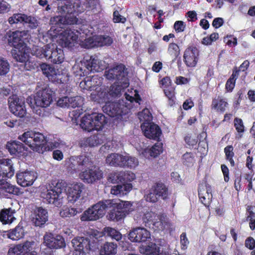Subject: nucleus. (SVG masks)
<instances>
[{
    "label": "nucleus",
    "mask_w": 255,
    "mask_h": 255,
    "mask_svg": "<svg viewBox=\"0 0 255 255\" xmlns=\"http://www.w3.org/2000/svg\"><path fill=\"white\" fill-rule=\"evenodd\" d=\"M125 99L120 100L117 102H108L103 107L104 113L111 117H115L117 119H120L124 115L127 114L132 107L131 104L133 101L138 103L137 99L127 94H125Z\"/></svg>",
    "instance_id": "obj_1"
},
{
    "label": "nucleus",
    "mask_w": 255,
    "mask_h": 255,
    "mask_svg": "<svg viewBox=\"0 0 255 255\" xmlns=\"http://www.w3.org/2000/svg\"><path fill=\"white\" fill-rule=\"evenodd\" d=\"M18 139L27 144L33 151L43 153L47 149V140L43 134L39 132L29 130L24 132Z\"/></svg>",
    "instance_id": "obj_2"
},
{
    "label": "nucleus",
    "mask_w": 255,
    "mask_h": 255,
    "mask_svg": "<svg viewBox=\"0 0 255 255\" xmlns=\"http://www.w3.org/2000/svg\"><path fill=\"white\" fill-rule=\"evenodd\" d=\"M112 202L106 200L98 202L86 210L81 216L82 221H96L105 215L106 211L110 208Z\"/></svg>",
    "instance_id": "obj_3"
},
{
    "label": "nucleus",
    "mask_w": 255,
    "mask_h": 255,
    "mask_svg": "<svg viewBox=\"0 0 255 255\" xmlns=\"http://www.w3.org/2000/svg\"><path fill=\"white\" fill-rule=\"evenodd\" d=\"M14 174V169L11 159L8 158L0 159V189L9 193H13L14 187L6 181V178H10Z\"/></svg>",
    "instance_id": "obj_4"
},
{
    "label": "nucleus",
    "mask_w": 255,
    "mask_h": 255,
    "mask_svg": "<svg viewBox=\"0 0 255 255\" xmlns=\"http://www.w3.org/2000/svg\"><path fill=\"white\" fill-rule=\"evenodd\" d=\"M65 187L64 182L58 181L53 185V187H51L46 191L42 192L41 196L49 203L59 206L62 203Z\"/></svg>",
    "instance_id": "obj_5"
},
{
    "label": "nucleus",
    "mask_w": 255,
    "mask_h": 255,
    "mask_svg": "<svg viewBox=\"0 0 255 255\" xmlns=\"http://www.w3.org/2000/svg\"><path fill=\"white\" fill-rule=\"evenodd\" d=\"M106 123L105 117L102 114L88 115L81 119L80 127L85 131L100 130Z\"/></svg>",
    "instance_id": "obj_6"
},
{
    "label": "nucleus",
    "mask_w": 255,
    "mask_h": 255,
    "mask_svg": "<svg viewBox=\"0 0 255 255\" xmlns=\"http://www.w3.org/2000/svg\"><path fill=\"white\" fill-rule=\"evenodd\" d=\"M142 220L145 223L152 224L156 230L172 229L173 224L164 215H158L152 211H148L144 214Z\"/></svg>",
    "instance_id": "obj_7"
},
{
    "label": "nucleus",
    "mask_w": 255,
    "mask_h": 255,
    "mask_svg": "<svg viewBox=\"0 0 255 255\" xmlns=\"http://www.w3.org/2000/svg\"><path fill=\"white\" fill-rule=\"evenodd\" d=\"M104 76L109 80H116V82L124 83V87H128L129 85L128 80L127 77V72L123 64L118 65L113 68L106 70Z\"/></svg>",
    "instance_id": "obj_8"
},
{
    "label": "nucleus",
    "mask_w": 255,
    "mask_h": 255,
    "mask_svg": "<svg viewBox=\"0 0 255 255\" xmlns=\"http://www.w3.org/2000/svg\"><path fill=\"white\" fill-rule=\"evenodd\" d=\"M8 104L10 111L14 115L20 118L26 115L24 100L19 98L16 95H12L8 98Z\"/></svg>",
    "instance_id": "obj_9"
},
{
    "label": "nucleus",
    "mask_w": 255,
    "mask_h": 255,
    "mask_svg": "<svg viewBox=\"0 0 255 255\" xmlns=\"http://www.w3.org/2000/svg\"><path fill=\"white\" fill-rule=\"evenodd\" d=\"M52 91L48 87H45L38 91L34 96V104L36 107L46 108L52 102Z\"/></svg>",
    "instance_id": "obj_10"
},
{
    "label": "nucleus",
    "mask_w": 255,
    "mask_h": 255,
    "mask_svg": "<svg viewBox=\"0 0 255 255\" xmlns=\"http://www.w3.org/2000/svg\"><path fill=\"white\" fill-rule=\"evenodd\" d=\"M8 21L11 25L23 22L28 24V26L31 29L36 28L39 24L38 20L35 17L21 13L13 14L8 18Z\"/></svg>",
    "instance_id": "obj_11"
},
{
    "label": "nucleus",
    "mask_w": 255,
    "mask_h": 255,
    "mask_svg": "<svg viewBox=\"0 0 255 255\" xmlns=\"http://www.w3.org/2000/svg\"><path fill=\"white\" fill-rule=\"evenodd\" d=\"M44 245L50 249H60L65 246L64 238L60 235L46 232L43 236Z\"/></svg>",
    "instance_id": "obj_12"
},
{
    "label": "nucleus",
    "mask_w": 255,
    "mask_h": 255,
    "mask_svg": "<svg viewBox=\"0 0 255 255\" xmlns=\"http://www.w3.org/2000/svg\"><path fill=\"white\" fill-rule=\"evenodd\" d=\"M103 177V172L99 168L92 166L85 169L80 174V178L85 182L92 183L101 179Z\"/></svg>",
    "instance_id": "obj_13"
},
{
    "label": "nucleus",
    "mask_w": 255,
    "mask_h": 255,
    "mask_svg": "<svg viewBox=\"0 0 255 255\" xmlns=\"http://www.w3.org/2000/svg\"><path fill=\"white\" fill-rule=\"evenodd\" d=\"M84 189V185L82 183H74L69 185L66 189L68 202L73 203L77 201Z\"/></svg>",
    "instance_id": "obj_14"
},
{
    "label": "nucleus",
    "mask_w": 255,
    "mask_h": 255,
    "mask_svg": "<svg viewBox=\"0 0 255 255\" xmlns=\"http://www.w3.org/2000/svg\"><path fill=\"white\" fill-rule=\"evenodd\" d=\"M141 128L144 135L148 138L157 140L161 134V130L156 124L153 123H142Z\"/></svg>",
    "instance_id": "obj_15"
},
{
    "label": "nucleus",
    "mask_w": 255,
    "mask_h": 255,
    "mask_svg": "<svg viewBox=\"0 0 255 255\" xmlns=\"http://www.w3.org/2000/svg\"><path fill=\"white\" fill-rule=\"evenodd\" d=\"M37 173L34 171H25L16 174L17 183L23 187L31 185L37 178Z\"/></svg>",
    "instance_id": "obj_16"
},
{
    "label": "nucleus",
    "mask_w": 255,
    "mask_h": 255,
    "mask_svg": "<svg viewBox=\"0 0 255 255\" xmlns=\"http://www.w3.org/2000/svg\"><path fill=\"white\" fill-rule=\"evenodd\" d=\"M35 245L34 241H27L23 244H20L10 248L7 255H25L33 249Z\"/></svg>",
    "instance_id": "obj_17"
},
{
    "label": "nucleus",
    "mask_w": 255,
    "mask_h": 255,
    "mask_svg": "<svg viewBox=\"0 0 255 255\" xmlns=\"http://www.w3.org/2000/svg\"><path fill=\"white\" fill-rule=\"evenodd\" d=\"M108 63L100 59L97 56H92L89 60L86 61V65L89 72H99L107 68Z\"/></svg>",
    "instance_id": "obj_18"
},
{
    "label": "nucleus",
    "mask_w": 255,
    "mask_h": 255,
    "mask_svg": "<svg viewBox=\"0 0 255 255\" xmlns=\"http://www.w3.org/2000/svg\"><path fill=\"white\" fill-rule=\"evenodd\" d=\"M199 50L195 47H188L184 51L183 60L187 66H196L199 58Z\"/></svg>",
    "instance_id": "obj_19"
},
{
    "label": "nucleus",
    "mask_w": 255,
    "mask_h": 255,
    "mask_svg": "<svg viewBox=\"0 0 255 255\" xmlns=\"http://www.w3.org/2000/svg\"><path fill=\"white\" fill-rule=\"evenodd\" d=\"M47 210L42 207L36 208L32 215V222L37 227H42L48 221Z\"/></svg>",
    "instance_id": "obj_20"
},
{
    "label": "nucleus",
    "mask_w": 255,
    "mask_h": 255,
    "mask_svg": "<svg viewBox=\"0 0 255 255\" xmlns=\"http://www.w3.org/2000/svg\"><path fill=\"white\" fill-rule=\"evenodd\" d=\"M150 237V233L143 228H135L128 234V239L133 242H144Z\"/></svg>",
    "instance_id": "obj_21"
},
{
    "label": "nucleus",
    "mask_w": 255,
    "mask_h": 255,
    "mask_svg": "<svg viewBox=\"0 0 255 255\" xmlns=\"http://www.w3.org/2000/svg\"><path fill=\"white\" fill-rule=\"evenodd\" d=\"M74 251L88 253L91 249L92 244L89 238L84 237H76L71 242Z\"/></svg>",
    "instance_id": "obj_22"
},
{
    "label": "nucleus",
    "mask_w": 255,
    "mask_h": 255,
    "mask_svg": "<svg viewBox=\"0 0 255 255\" xmlns=\"http://www.w3.org/2000/svg\"><path fill=\"white\" fill-rule=\"evenodd\" d=\"M91 99L98 103H105L106 104L112 101L108 88L105 86H102L99 88L97 92H93L91 94Z\"/></svg>",
    "instance_id": "obj_23"
},
{
    "label": "nucleus",
    "mask_w": 255,
    "mask_h": 255,
    "mask_svg": "<svg viewBox=\"0 0 255 255\" xmlns=\"http://www.w3.org/2000/svg\"><path fill=\"white\" fill-rule=\"evenodd\" d=\"M29 49L26 45L13 47L11 50L12 57L17 62H26L29 57Z\"/></svg>",
    "instance_id": "obj_24"
},
{
    "label": "nucleus",
    "mask_w": 255,
    "mask_h": 255,
    "mask_svg": "<svg viewBox=\"0 0 255 255\" xmlns=\"http://www.w3.org/2000/svg\"><path fill=\"white\" fill-rule=\"evenodd\" d=\"M28 35V31L16 30L13 32L8 39V43L13 47L21 46L23 45H26L23 41L24 39L27 37Z\"/></svg>",
    "instance_id": "obj_25"
},
{
    "label": "nucleus",
    "mask_w": 255,
    "mask_h": 255,
    "mask_svg": "<svg viewBox=\"0 0 255 255\" xmlns=\"http://www.w3.org/2000/svg\"><path fill=\"white\" fill-rule=\"evenodd\" d=\"M64 58L63 50L58 48L53 44H50L47 60L54 64H59L63 61Z\"/></svg>",
    "instance_id": "obj_26"
},
{
    "label": "nucleus",
    "mask_w": 255,
    "mask_h": 255,
    "mask_svg": "<svg viewBox=\"0 0 255 255\" xmlns=\"http://www.w3.org/2000/svg\"><path fill=\"white\" fill-rule=\"evenodd\" d=\"M60 43L63 46L72 47L78 39V35L71 29H66L61 33Z\"/></svg>",
    "instance_id": "obj_27"
},
{
    "label": "nucleus",
    "mask_w": 255,
    "mask_h": 255,
    "mask_svg": "<svg viewBox=\"0 0 255 255\" xmlns=\"http://www.w3.org/2000/svg\"><path fill=\"white\" fill-rule=\"evenodd\" d=\"M108 201H111L112 203L110 206V208L116 207L117 209H120L122 213H124L125 216L134 210V207L130 202L120 200H108Z\"/></svg>",
    "instance_id": "obj_28"
},
{
    "label": "nucleus",
    "mask_w": 255,
    "mask_h": 255,
    "mask_svg": "<svg viewBox=\"0 0 255 255\" xmlns=\"http://www.w3.org/2000/svg\"><path fill=\"white\" fill-rule=\"evenodd\" d=\"M205 186L203 184L199 185L198 195L201 203L205 206H208L212 198V190L210 186Z\"/></svg>",
    "instance_id": "obj_29"
},
{
    "label": "nucleus",
    "mask_w": 255,
    "mask_h": 255,
    "mask_svg": "<svg viewBox=\"0 0 255 255\" xmlns=\"http://www.w3.org/2000/svg\"><path fill=\"white\" fill-rule=\"evenodd\" d=\"M130 175H131V178H129L128 177V175L125 171L112 173L109 175L108 181L109 182L115 183L119 182H123L133 180L135 177V175L134 174H130Z\"/></svg>",
    "instance_id": "obj_30"
},
{
    "label": "nucleus",
    "mask_w": 255,
    "mask_h": 255,
    "mask_svg": "<svg viewBox=\"0 0 255 255\" xmlns=\"http://www.w3.org/2000/svg\"><path fill=\"white\" fill-rule=\"evenodd\" d=\"M162 151L163 144L161 142H158L150 148H145L142 149L141 154L147 158L149 156L155 157L162 153Z\"/></svg>",
    "instance_id": "obj_31"
},
{
    "label": "nucleus",
    "mask_w": 255,
    "mask_h": 255,
    "mask_svg": "<svg viewBox=\"0 0 255 255\" xmlns=\"http://www.w3.org/2000/svg\"><path fill=\"white\" fill-rule=\"evenodd\" d=\"M102 134L93 135L87 138L82 139L80 141L81 147L89 146L91 147L98 146L103 142Z\"/></svg>",
    "instance_id": "obj_32"
},
{
    "label": "nucleus",
    "mask_w": 255,
    "mask_h": 255,
    "mask_svg": "<svg viewBox=\"0 0 255 255\" xmlns=\"http://www.w3.org/2000/svg\"><path fill=\"white\" fill-rule=\"evenodd\" d=\"M40 68L42 71L43 73L48 78L49 80L51 81H60V82H63L62 78L59 77L60 75H59L57 77L56 70L52 67L50 65L43 63L40 65Z\"/></svg>",
    "instance_id": "obj_33"
},
{
    "label": "nucleus",
    "mask_w": 255,
    "mask_h": 255,
    "mask_svg": "<svg viewBox=\"0 0 255 255\" xmlns=\"http://www.w3.org/2000/svg\"><path fill=\"white\" fill-rule=\"evenodd\" d=\"M124 155L118 153H111L106 158V163L113 166L124 167Z\"/></svg>",
    "instance_id": "obj_34"
},
{
    "label": "nucleus",
    "mask_w": 255,
    "mask_h": 255,
    "mask_svg": "<svg viewBox=\"0 0 255 255\" xmlns=\"http://www.w3.org/2000/svg\"><path fill=\"white\" fill-rule=\"evenodd\" d=\"M15 213V210L12 209L10 208L3 209L0 213V221L3 224H11L16 220V218L13 216Z\"/></svg>",
    "instance_id": "obj_35"
},
{
    "label": "nucleus",
    "mask_w": 255,
    "mask_h": 255,
    "mask_svg": "<svg viewBox=\"0 0 255 255\" xmlns=\"http://www.w3.org/2000/svg\"><path fill=\"white\" fill-rule=\"evenodd\" d=\"M6 147L11 154L15 156H19L24 150L23 144L19 141L8 142Z\"/></svg>",
    "instance_id": "obj_36"
},
{
    "label": "nucleus",
    "mask_w": 255,
    "mask_h": 255,
    "mask_svg": "<svg viewBox=\"0 0 255 255\" xmlns=\"http://www.w3.org/2000/svg\"><path fill=\"white\" fill-rule=\"evenodd\" d=\"M78 156L80 170L86 169L93 166V160L90 154H83Z\"/></svg>",
    "instance_id": "obj_37"
},
{
    "label": "nucleus",
    "mask_w": 255,
    "mask_h": 255,
    "mask_svg": "<svg viewBox=\"0 0 255 255\" xmlns=\"http://www.w3.org/2000/svg\"><path fill=\"white\" fill-rule=\"evenodd\" d=\"M132 185L127 183L123 185H117L113 186L111 190V194L120 196L126 195L132 189Z\"/></svg>",
    "instance_id": "obj_38"
},
{
    "label": "nucleus",
    "mask_w": 255,
    "mask_h": 255,
    "mask_svg": "<svg viewBox=\"0 0 255 255\" xmlns=\"http://www.w3.org/2000/svg\"><path fill=\"white\" fill-rule=\"evenodd\" d=\"M72 72L75 76H84L89 74L86 61L77 63L72 67Z\"/></svg>",
    "instance_id": "obj_39"
},
{
    "label": "nucleus",
    "mask_w": 255,
    "mask_h": 255,
    "mask_svg": "<svg viewBox=\"0 0 255 255\" xmlns=\"http://www.w3.org/2000/svg\"><path fill=\"white\" fill-rule=\"evenodd\" d=\"M124 83L122 82H115L114 84L108 88L109 93H110L111 99L119 97L121 96L124 89L127 87H124Z\"/></svg>",
    "instance_id": "obj_40"
},
{
    "label": "nucleus",
    "mask_w": 255,
    "mask_h": 255,
    "mask_svg": "<svg viewBox=\"0 0 255 255\" xmlns=\"http://www.w3.org/2000/svg\"><path fill=\"white\" fill-rule=\"evenodd\" d=\"M152 191L154 192L158 198L161 197L163 199H166L168 196L167 188L162 183H157L152 187Z\"/></svg>",
    "instance_id": "obj_41"
},
{
    "label": "nucleus",
    "mask_w": 255,
    "mask_h": 255,
    "mask_svg": "<svg viewBox=\"0 0 255 255\" xmlns=\"http://www.w3.org/2000/svg\"><path fill=\"white\" fill-rule=\"evenodd\" d=\"M228 105V103L225 99L218 96L213 100L212 106L213 108L217 111L223 112L225 111V108L227 107Z\"/></svg>",
    "instance_id": "obj_42"
},
{
    "label": "nucleus",
    "mask_w": 255,
    "mask_h": 255,
    "mask_svg": "<svg viewBox=\"0 0 255 255\" xmlns=\"http://www.w3.org/2000/svg\"><path fill=\"white\" fill-rule=\"evenodd\" d=\"M65 165L67 169L71 172L81 170L79 166L77 156L70 157L68 160L65 161Z\"/></svg>",
    "instance_id": "obj_43"
},
{
    "label": "nucleus",
    "mask_w": 255,
    "mask_h": 255,
    "mask_svg": "<svg viewBox=\"0 0 255 255\" xmlns=\"http://www.w3.org/2000/svg\"><path fill=\"white\" fill-rule=\"evenodd\" d=\"M117 246L113 243H107L102 247L101 255H115L117 253Z\"/></svg>",
    "instance_id": "obj_44"
},
{
    "label": "nucleus",
    "mask_w": 255,
    "mask_h": 255,
    "mask_svg": "<svg viewBox=\"0 0 255 255\" xmlns=\"http://www.w3.org/2000/svg\"><path fill=\"white\" fill-rule=\"evenodd\" d=\"M49 47L50 44L45 45L42 47L34 46L33 48L32 53L39 58H45L47 59Z\"/></svg>",
    "instance_id": "obj_45"
},
{
    "label": "nucleus",
    "mask_w": 255,
    "mask_h": 255,
    "mask_svg": "<svg viewBox=\"0 0 255 255\" xmlns=\"http://www.w3.org/2000/svg\"><path fill=\"white\" fill-rule=\"evenodd\" d=\"M109 209H110V208ZM125 217L124 213L116 207L111 208V210L107 216L108 219L113 221H119Z\"/></svg>",
    "instance_id": "obj_46"
},
{
    "label": "nucleus",
    "mask_w": 255,
    "mask_h": 255,
    "mask_svg": "<svg viewBox=\"0 0 255 255\" xmlns=\"http://www.w3.org/2000/svg\"><path fill=\"white\" fill-rule=\"evenodd\" d=\"M82 210L81 208L66 207L60 211V215L63 218L71 217L81 213Z\"/></svg>",
    "instance_id": "obj_47"
},
{
    "label": "nucleus",
    "mask_w": 255,
    "mask_h": 255,
    "mask_svg": "<svg viewBox=\"0 0 255 255\" xmlns=\"http://www.w3.org/2000/svg\"><path fill=\"white\" fill-rule=\"evenodd\" d=\"M8 238L12 240H18L24 236V230L22 227L18 226L7 234Z\"/></svg>",
    "instance_id": "obj_48"
},
{
    "label": "nucleus",
    "mask_w": 255,
    "mask_h": 255,
    "mask_svg": "<svg viewBox=\"0 0 255 255\" xmlns=\"http://www.w3.org/2000/svg\"><path fill=\"white\" fill-rule=\"evenodd\" d=\"M96 39L98 47L110 46L113 42V38L108 35H97Z\"/></svg>",
    "instance_id": "obj_49"
},
{
    "label": "nucleus",
    "mask_w": 255,
    "mask_h": 255,
    "mask_svg": "<svg viewBox=\"0 0 255 255\" xmlns=\"http://www.w3.org/2000/svg\"><path fill=\"white\" fill-rule=\"evenodd\" d=\"M138 118L142 123H150L152 120V116L147 109H144L138 114Z\"/></svg>",
    "instance_id": "obj_50"
},
{
    "label": "nucleus",
    "mask_w": 255,
    "mask_h": 255,
    "mask_svg": "<svg viewBox=\"0 0 255 255\" xmlns=\"http://www.w3.org/2000/svg\"><path fill=\"white\" fill-rule=\"evenodd\" d=\"M104 232L105 234L118 241L122 239V235L120 232L115 229L107 227L105 228Z\"/></svg>",
    "instance_id": "obj_51"
},
{
    "label": "nucleus",
    "mask_w": 255,
    "mask_h": 255,
    "mask_svg": "<svg viewBox=\"0 0 255 255\" xmlns=\"http://www.w3.org/2000/svg\"><path fill=\"white\" fill-rule=\"evenodd\" d=\"M125 159L124 160V167H127L130 168H133L136 167L138 164V161L134 157L129 155H125Z\"/></svg>",
    "instance_id": "obj_52"
},
{
    "label": "nucleus",
    "mask_w": 255,
    "mask_h": 255,
    "mask_svg": "<svg viewBox=\"0 0 255 255\" xmlns=\"http://www.w3.org/2000/svg\"><path fill=\"white\" fill-rule=\"evenodd\" d=\"M10 69V65L7 60L0 57V76H4Z\"/></svg>",
    "instance_id": "obj_53"
},
{
    "label": "nucleus",
    "mask_w": 255,
    "mask_h": 255,
    "mask_svg": "<svg viewBox=\"0 0 255 255\" xmlns=\"http://www.w3.org/2000/svg\"><path fill=\"white\" fill-rule=\"evenodd\" d=\"M103 78L99 77L97 75L91 77L92 89L94 92H97L99 90V88L101 87L102 85Z\"/></svg>",
    "instance_id": "obj_54"
},
{
    "label": "nucleus",
    "mask_w": 255,
    "mask_h": 255,
    "mask_svg": "<svg viewBox=\"0 0 255 255\" xmlns=\"http://www.w3.org/2000/svg\"><path fill=\"white\" fill-rule=\"evenodd\" d=\"M96 38L97 35L87 38L81 44L83 47L86 48H91L95 47H98L96 40Z\"/></svg>",
    "instance_id": "obj_55"
},
{
    "label": "nucleus",
    "mask_w": 255,
    "mask_h": 255,
    "mask_svg": "<svg viewBox=\"0 0 255 255\" xmlns=\"http://www.w3.org/2000/svg\"><path fill=\"white\" fill-rule=\"evenodd\" d=\"M69 107L76 108L80 107L83 104L84 99L81 96H75L73 97H69Z\"/></svg>",
    "instance_id": "obj_56"
},
{
    "label": "nucleus",
    "mask_w": 255,
    "mask_h": 255,
    "mask_svg": "<svg viewBox=\"0 0 255 255\" xmlns=\"http://www.w3.org/2000/svg\"><path fill=\"white\" fill-rule=\"evenodd\" d=\"M168 52L173 58L176 59L180 54L179 47L175 43H170L168 48Z\"/></svg>",
    "instance_id": "obj_57"
},
{
    "label": "nucleus",
    "mask_w": 255,
    "mask_h": 255,
    "mask_svg": "<svg viewBox=\"0 0 255 255\" xmlns=\"http://www.w3.org/2000/svg\"><path fill=\"white\" fill-rule=\"evenodd\" d=\"M183 163L187 166L191 165L194 161V157L192 153L186 152L182 156Z\"/></svg>",
    "instance_id": "obj_58"
},
{
    "label": "nucleus",
    "mask_w": 255,
    "mask_h": 255,
    "mask_svg": "<svg viewBox=\"0 0 255 255\" xmlns=\"http://www.w3.org/2000/svg\"><path fill=\"white\" fill-rule=\"evenodd\" d=\"M113 15V21L114 23H124L126 21V18L121 15L117 10L114 11Z\"/></svg>",
    "instance_id": "obj_59"
},
{
    "label": "nucleus",
    "mask_w": 255,
    "mask_h": 255,
    "mask_svg": "<svg viewBox=\"0 0 255 255\" xmlns=\"http://www.w3.org/2000/svg\"><path fill=\"white\" fill-rule=\"evenodd\" d=\"M79 86L81 89L92 91L91 77L86 78L80 83Z\"/></svg>",
    "instance_id": "obj_60"
},
{
    "label": "nucleus",
    "mask_w": 255,
    "mask_h": 255,
    "mask_svg": "<svg viewBox=\"0 0 255 255\" xmlns=\"http://www.w3.org/2000/svg\"><path fill=\"white\" fill-rule=\"evenodd\" d=\"M164 94L169 100V104L172 105L175 99L174 90L172 88H167L164 90Z\"/></svg>",
    "instance_id": "obj_61"
},
{
    "label": "nucleus",
    "mask_w": 255,
    "mask_h": 255,
    "mask_svg": "<svg viewBox=\"0 0 255 255\" xmlns=\"http://www.w3.org/2000/svg\"><path fill=\"white\" fill-rule=\"evenodd\" d=\"M234 126L238 132L242 133L244 131V126L241 119L236 118L234 120Z\"/></svg>",
    "instance_id": "obj_62"
},
{
    "label": "nucleus",
    "mask_w": 255,
    "mask_h": 255,
    "mask_svg": "<svg viewBox=\"0 0 255 255\" xmlns=\"http://www.w3.org/2000/svg\"><path fill=\"white\" fill-rule=\"evenodd\" d=\"M57 105L62 108L69 107V97L65 96L60 98L57 101Z\"/></svg>",
    "instance_id": "obj_63"
},
{
    "label": "nucleus",
    "mask_w": 255,
    "mask_h": 255,
    "mask_svg": "<svg viewBox=\"0 0 255 255\" xmlns=\"http://www.w3.org/2000/svg\"><path fill=\"white\" fill-rule=\"evenodd\" d=\"M10 5L4 0H0V13L7 12L10 9Z\"/></svg>",
    "instance_id": "obj_64"
}]
</instances>
